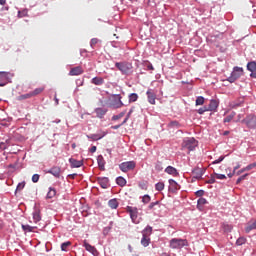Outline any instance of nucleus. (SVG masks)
<instances>
[{
	"mask_svg": "<svg viewBox=\"0 0 256 256\" xmlns=\"http://www.w3.org/2000/svg\"><path fill=\"white\" fill-rule=\"evenodd\" d=\"M115 67L121 71L122 75H131L133 73V64L129 62H116Z\"/></svg>",
	"mask_w": 256,
	"mask_h": 256,
	"instance_id": "nucleus-1",
	"label": "nucleus"
},
{
	"mask_svg": "<svg viewBox=\"0 0 256 256\" xmlns=\"http://www.w3.org/2000/svg\"><path fill=\"white\" fill-rule=\"evenodd\" d=\"M198 142L195 140V138H186L182 142V148L188 149L189 151H195V147H197Z\"/></svg>",
	"mask_w": 256,
	"mask_h": 256,
	"instance_id": "nucleus-2",
	"label": "nucleus"
},
{
	"mask_svg": "<svg viewBox=\"0 0 256 256\" xmlns=\"http://www.w3.org/2000/svg\"><path fill=\"white\" fill-rule=\"evenodd\" d=\"M170 247L171 249H183V247H187V240L173 238L170 240Z\"/></svg>",
	"mask_w": 256,
	"mask_h": 256,
	"instance_id": "nucleus-3",
	"label": "nucleus"
},
{
	"mask_svg": "<svg viewBox=\"0 0 256 256\" xmlns=\"http://www.w3.org/2000/svg\"><path fill=\"white\" fill-rule=\"evenodd\" d=\"M11 79H13V74L10 72H0V87H5L7 83H11Z\"/></svg>",
	"mask_w": 256,
	"mask_h": 256,
	"instance_id": "nucleus-4",
	"label": "nucleus"
},
{
	"mask_svg": "<svg viewBox=\"0 0 256 256\" xmlns=\"http://www.w3.org/2000/svg\"><path fill=\"white\" fill-rule=\"evenodd\" d=\"M243 75V68L241 67H234L233 72L231 73V76L228 78L229 83H235L239 77Z\"/></svg>",
	"mask_w": 256,
	"mask_h": 256,
	"instance_id": "nucleus-5",
	"label": "nucleus"
},
{
	"mask_svg": "<svg viewBox=\"0 0 256 256\" xmlns=\"http://www.w3.org/2000/svg\"><path fill=\"white\" fill-rule=\"evenodd\" d=\"M122 97L119 94H116L112 97V101L109 104V107H112V109H121L123 107V101H121Z\"/></svg>",
	"mask_w": 256,
	"mask_h": 256,
	"instance_id": "nucleus-6",
	"label": "nucleus"
},
{
	"mask_svg": "<svg viewBox=\"0 0 256 256\" xmlns=\"http://www.w3.org/2000/svg\"><path fill=\"white\" fill-rule=\"evenodd\" d=\"M135 167H136L135 161L122 162L119 165V169L122 170L123 173L133 171V169H135Z\"/></svg>",
	"mask_w": 256,
	"mask_h": 256,
	"instance_id": "nucleus-7",
	"label": "nucleus"
},
{
	"mask_svg": "<svg viewBox=\"0 0 256 256\" xmlns=\"http://www.w3.org/2000/svg\"><path fill=\"white\" fill-rule=\"evenodd\" d=\"M242 123H245V125L249 129H256V116L253 114H250L244 120H242Z\"/></svg>",
	"mask_w": 256,
	"mask_h": 256,
	"instance_id": "nucleus-8",
	"label": "nucleus"
},
{
	"mask_svg": "<svg viewBox=\"0 0 256 256\" xmlns=\"http://www.w3.org/2000/svg\"><path fill=\"white\" fill-rule=\"evenodd\" d=\"M126 211L130 214V217H131L133 223H139V221H137V215L139 213L137 208L131 207V206H127Z\"/></svg>",
	"mask_w": 256,
	"mask_h": 256,
	"instance_id": "nucleus-9",
	"label": "nucleus"
},
{
	"mask_svg": "<svg viewBox=\"0 0 256 256\" xmlns=\"http://www.w3.org/2000/svg\"><path fill=\"white\" fill-rule=\"evenodd\" d=\"M146 95H147L148 103H150V105H155V101L157 99V93H155V90L148 89L146 92Z\"/></svg>",
	"mask_w": 256,
	"mask_h": 256,
	"instance_id": "nucleus-10",
	"label": "nucleus"
},
{
	"mask_svg": "<svg viewBox=\"0 0 256 256\" xmlns=\"http://www.w3.org/2000/svg\"><path fill=\"white\" fill-rule=\"evenodd\" d=\"M46 173H49L50 175H53V177H56V179H59L61 177V167L53 166L46 171Z\"/></svg>",
	"mask_w": 256,
	"mask_h": 256,
	"instance_id": "nucleus-11",
	"label": "nucleus"
},
{
	"mask_svg": "<svg viewBox=\"0 0 256 256\" xmlns=\"http://www.w3.org/2000/svg\"><path fill=\"white\" fill-rule=\"evenodd\" d=\"M192 175L194 179H201L203 175H205V169L199 167L194 168L192 171Z\"/></svg>",
	"mask_w": 256,
	"mask_h": 256,
	"instance_id": "nucleus-12",
	"label": "nucleus"
},
{
	"mask_svg": "<svg viewBox=\"0 0 256 256\" xmlns=\"http://www.w3.org/2000/svg\"><path fill=\"white\" fill-rule=\"evenodd\" d=\"M105 135H107V132L100 131L97 134L87 135V138L91 139L92 141H99V139H103V137H105Z\"/></svg>",
	"mask_w": 256,
	"mask_h": 256,
	"instance_id": "nucleus-13",
	"label": "nucleus"
},
{
	"mask_svg": "<svg viewBox=\"0 0 256 256\" xmlns=\"http://www.w3.org/2000/svg\"><path fill=\"white\" fill-rule=\"evenodd\" d=\"M181 189V186L177 184V182L173 179L169 180V191L172 193H175L176 191H179Z\"/></svg>",
	"mask_w": 256,
	"mask_h": 256,
	"instance_id": "nucleus-14",
	"label": "nucleus"
},
{
	"mask_svg": "<svg viewBox=\"0 0 256 256\" xmlns=\"http://www.w3.org/2000/svg\"><path fill=\"white\" fill-rule=\"evenodd\" d=\"M83 247H85L86 251H88L89 253H92V255H97V248L89 244L87 240H84Z\"/></svg>",
	"mask_w": 256,
	"mask_h": 256,
	"instance_id": "nucleus-15",
	"label": "nucleus"
},
{
	"mask_svg": "<svg viewBox=\"0 0 256 256\" xmlns=\"http://www.w3.org/2000/svg\"><path fill=\"white\" fill-rule=\"evenodd\" d=\"M69 163H70L72 169L83 167V160H77L74 158H70Z\"/></svg>",
	"mask_w": 256,
	"mask_h": 256,
	"instance_id": "nucleus-16",
	"label": "nucleus"
},
{
	"mask_svg": "<svg viewBox=\"0 0 256 256\" xmlns=\"http://www.w3.org/2000/svg\"><path fill=\"white\" fill-rule=\"evenodd\" d=\"M97 182L102 187V189H107V187H109V178L107 177H99Z\"/></svg>",
	"mask_w": 256,
	"mask_h": 256,
	"instance_id": "nucleus-17",
	"label": "nucleus"
},
{
	"mask_svg": "<svg viewBox=\"0 0 256 256\" xmlns=\"http://www.w3.org/2000/svg\"><path fill=\"white\" fill-rule=\"evenodd\" d=\"M32 215L34 223H39V221H41V210L39 208H34Z\"/></svg>",
	"mask_w": 256,
	"mask_h": 256,
	"instance_id": "nucleus-18",
	"label": "nucleus"
},
{
	"mask_svg": "<svg viewBox=\"0 0 256 256\" xmlns=\"http://www.w3.org/2000/svg\"><path fill=\"white\" fill-rule=\"evenodd\" d=\"M69 75L77 76V75H83V68L81 66L74 67L70 70Z\"/></svg>",
	"mask_w": 256,
	"mask_h": 256,
	"instance_id": "nucleus-19",
	"label": "nucleus"
},
{
	"mask_svg": "<svg viewBox=\"0 0 256 256\" xmlns=\"http://www.w3.org/2000/svg\"><path fill=\"white\" fill-rule=\"evenodd\" d=\"M165 173H168V175H173V177H177V175H179V172H177V169L173 166H168L165 169Z\"/></svg>",
	"mask_w": 256,
	"mask_h": 256,
	"instance_id": "nucleus-20",
	"label": "nucleus"
},
{
	"mask_svg": "<svg viewBox=\"0 0 256 256\" xmlns=\"http://www.w3.org/2000/svg\"><path fill=\"white\" fill-rule=\"evenodd\" d=\"M95 113H96V116H97L99 119H103V117H105V114L107 113V109H104V108H96V109H95Z\"/></svg>",
	"mask_w": 256,
	"mask_h": 256,
	"instance_id": "nucleus-21",
	"label": "nucleus"
},
{
	"mask_svg": "<svg viewBox=\"0 0 256 256\" xmlns=\"http://www.w3.org/2000/svg\"><path fill=\"white\" fill-rule=\"evenodd\" d=\"M35 229H37V227L31 226L29 224H22V230L24 231V233H33Z\"/></svg>",
	"mask_w": 256,
	"mask_h": 256,
	"instance_id": "nucleus-22",
	"label": "nucleus"
},
{
	"mask_svg": "<svg viewBox=\"0 0 256 256\" xmlns=\"http://www.w3.org/2000/svg\"><path fill=\"white\" fill-rule=\"evenodd\" d=\"M219 107V102L217 100H211L208 106V111H216Z\"/></svg>",
	"mask_w": 256,
	"mask_h": 256,
	"instance_id": "nucleus-23",
	"label": "nucleus"
},
{
	"mask_svg": "<svg viewBox=\"0 0 256 256\" xmlns=\"http://www.w3.org/2000/svg\"><path fill=\"white\" fill-rule=\"evenodd\" d=\"M97 163L99 169H101V171H105V159H103L101 155L97 157Z\"/></svg>",
	"mask_w": 256,
	"mask_h": 256,
	"instance_id": "nucleus-24",
	"label": "nucleus"
},
{
	"mask_svg": "<svg viewBox=\"0 0 256 256\" xmlns=\"http://www.w3.org/2000/svg\"><path fill=\"white\" fill-rule=\"evenodd\" d=\"M150 243H151V239L149 238V236L142 235L141 245H143V247H149Z\"/></svg>",
	"mask_w": 256,
	"mask_h": 256,
	"instance_id": "nucleus-25",
	"label": "nucleus"
},
{
	"mask_svg": "<svg viewBox=\"0 0 256 256\" xmlns=\"http://www.w3.org/2000/svg\"><path fill=\"white\" fill-rule=\"evenodd\" d=\"M108 206L110 207V209H117V207H119V202L117 201V199H111L108 201Z\"/></svg>",
	"mask_w": 256,
	"mask_h": 256,
	"instance_id": "nucleus-26",
	"label": "nucleus"
},
{
	"mask_svg": "<svg viewBox=\"0 0 256 256\" xmlns=\"http://www.w3.org/2000/svg\"><path fill=\"white\" fill-rule=\"evenodd\" d=\"M10 145H11V140L7 139L5 142L0 143V150L5 151V149H9Z\"/></svg>",
	"mask_w": 256,
	"mask_h": 256,
	"instance_id": "nucleus-27",
	"label": "nucleus"
},
{
	"mask_svg": "<svg viewBox=\"0 0 256 256\" xmlns=\"http://www.w3.org/2000/svg\"><path fill=\"white\" fill-rule=\"evenodd\" d=\"M235 115H237L235 111L231 112L226 118H224L223 123H231V121L235 119Z\"/></svg>",
	"mask_w": 256,
	"mask_h": 256,
	"instance_id": "nucleus-28",
	"label": "nucleus"
},
{
	"mask_svg": "<svg viewBox=\"0 0 256 256\" xmlns=\"http://www.w3.org/2000/svg\"><path fill=\"white\" fill-rule=\"evenodd\" d=\"M91 83H93V85H103V83H105V80L101 77H94L91 80Z\"/></svg>",
	"mask_w": 256,
	"mask_h": 256,
	"instance_id": "nucleus-29",
	"label": "nucleus"
},
{
	"mask_svg": "<svg viewBox=\"0 0 256 256\" xmlns=\"http://www.w3.org/2000/svg\"><path fill=\"white\" fill-rule=\"evenodd\" d=\"M45 91V87H39L33 90L31 93L32 97H37V95H41L42 92Z\"/></svg>",
	"mask_w": 256,
	"mask_h": 256,
	"instance_id": "nucleus-30",
	"label": "nucleus"
},
{
	"mask_svg": "<svg viewBox=\"0 0 256 256\" xmlns=\"http://www.w3.org/2000/svg\"><path fill=\"white\" fill-rule=\"evenodd\" d=\"M116 183H117V185H119L120 187H125V185H127V180H125V178L119 176V177L116 179Z\"/></svg>",
	"mask_w": 256,
	"mask_h": 256,
	"instance_id": "nucleus-31",
	"label": "nucleus"
},
{
	"mask_svg": "<svg viewBox=\"0 0 256 256\" xmlns=\"http://www.w3.org/2000/svg\"><path fill=\"white\" fill-rule=\"evenodd\" d=\"M253 229H256V219L254 221H251L246 227V233L253 231Z\"/></svg>",
	"mask_w": 256,
	"mask_h": 256,
	"instance_id": "nucleus-32",
	"label": "nucleus"
},
{
	"mask_svg": "<svg viewBox=\"0 0 256 256\" xmlns=\"http://www.w3.org/2000/svg\"><path fill=\"white\" fill-rule=\"evenodd\" d=\"M57 195V190L55 188L50 187L49 192L47 193V198L48 199H53Z\"/></svg>",
	"mask_w": 256,
	"mask_h": 256,
	"instance_id": "nucleus-33",
	"label": "nucleus"
},
{
	"mask_svg": "<svg viewBox=\"0 0 256 256\" xmlns=\"http://www.w3.org/2000/svg\"><path fill=\"white\" fill-rule=\"evenodd\" d=\"M153 233V228L151 226H147L143 231L142 235L149 237Z\"/></svg>",
	"mask_w": 256,
	"mask_h": 256,
	"instance_id": "nucleus-34",
	"label": "nucleus"
},
{
	"mask_svg": "<svg viewBox=\"0 0 256 256\" xmlns=\"http://www.w3.org/2000/svg\"><path fill=\"white\" fill-rule=\"evenodd\" d=\"M71 241H67L61 244V251H69V247H71Z\"/></svg>",
	"mask_w": 256,
	"mask_h": 256,
	"instance_id": "nucleus-35",
	"label": "nucleus"
},
{
	"mask_svg": "<svg viewBox=\"0 0 256 256\" xmlns=\"http://www.w3.org/2000/svg\"><path fill=\"white\" fill-rule=\"evenodd\" d=\"M248 71H251V73H254L256 71V62H249L247 64Z\"/></svg>",
	"mask_w": 256,
	"mask_h": 256,
	"instance_id": "nucleus-36",
	"label": "nucleus"
},
{
	"mask_svg": "<svg viewBox=\"0 0 256 256\" xmlns=\"http://www.w3.org/2000/svg\"><path fill=\"white\" fill-rule=\"evenodd\" d=\"M139 99V95L137 93H132L129 95V103H135Z\"/></svg>",
	"mask_w": 256,
	"mask_h": 256,
	"instance_id": "nucleus-37",
	"label": "nucleus"
},
{
	"mask_svg": "<svg viewBox=\"0 0 256 256\" xmlns=\"http://www.w3.org/2000/svg\"><path fill=\"white\" fill-rule=\"evenodd\" d=\"M245 243H247V238H245V237H239L236 240V245H238V246L245 245Z\"/></svg>",
	"mask_w": 256,
	"mask_h": 256,
	"instance_id": "nucleus-38",
	"label": "nucleus"
},
{
	"mask_svg": "<svg viewBox=\"0 0 256 256\" xmlns=\"http://www.w3.org/2000/svg\"><path fill=\"white\" fill-rule=\"evenodd\" d=\"M31 97H33V96H32V94H31V92H29V93H27V94L20 95V96L18 97V101H23V100H25V99H31Z\"/></svg>",
	"mask_w": 256,
	"mask_h": 256,
	"instance_id": "nucleus-39",
	"label": "nucleus"
},
{
	"mask_svg": "<svg viewBox=\"0 0 256 256\" xmlns=\"http://www.w3.org/2000/svg\"><path fill=\"white\" fill-rule=\"evenodd\" d=\"M125 113H127L126 111L121 112L118 115H114L112 117V121H118V119H123V117H125Z\"/></svg>",
	"mask_w": 256,
	"mask_h": 256,
	"instance_id": "nucleus-40",
	"label": "nucleus"
},
{
	"mask_svg": "<svg viewBox=\"0 0 256 256\" xmlns=\"http://www.w3.org/2000/svg\"><path fill=\"white\" fill-rule=\"evenodd\" d=\"M155 189L156 191H163L165 189V183L163 182H158L156 185H155Z\"/></svg>",
	"mask_w": 256,
	"mask_h": 256,
	"instance_id": "nucleus-41",
	"label": "nucleus"
},
{
	"mask_svg": "<svg viewBox=\"0 0 256 256\" xmlns=\"http://www.w3.org/2000/svg\"><path fill=\"white\" fill-rule=\"evenodd\" d=\"M29 11L27 9H24L22 11H18V17L19 19H22V17H27Z\"/></svg>",
	"mask_w": 256,
	"mask_h": 256,
	"instance_id": "nucleus-42",
	"label": "nucleus"
},
{
	"mask_svg": "<svg viewBox=\"0 0 256 256\" xmlns=\"http://www.w3.org/2000/svg\"><path fill=\"white\" fill-rule=\"evenodd\" d=\"M151 202V196L150 195H144L142 197V203L147 204Z\"/></svg>",
	"mask_w": 256,
	"mask_h": 256,
	"instance_id": "nucleus-43",
	"label": "nucleus"
},
{
	"mask_svg": "<svg viewBox=\"0 0 256 256\" xmlns=\"http://www.w3.org/2000/svg\"><path fill=\"white\" fill-rule=\"evenodd\" d=\"M247 177H249V174H244V175L240 176L236 181V185H239V183H241V181H245V179H247Z\"/></svg>",
	"mask_w": 256,
	"mask_h": 256,
	"instance_id": "nucleus-44",
	"label": "nucleus"
},
{
	"mask_svg": "<svg viewBox=\"0 0 256 256\" xmlns=\"http://www.w3.org/2000/svg\"><path fill=\"white\" fill-rule=\"evenodd\" d=\"M97 43H99V39L92 38L90 41V47H92V49H95V45H97Z\"/></svg>",
	"mask_w": 256,
	"mask_h": 256,
	"instance_id": "nucleus-45",
	"label": "nucleus"
},
{
	"mask_svg": "<svg viewBox=\"0 0 256 256\" xmlns=\"http://www.w3.org/2000/svg\"><path fill=\"white\" fill-rule=\"evenodd\" d=\"M203 103H205V98H203V96L197 97L196 105H203Z\"/></svg>",
	"mask_w": 256,
	"mask_h": 256,
	"instance_id": "nucleus-46",
	"label": "nucleus"
},
{
	"mask_svg": "<svg viewBox=\"0 0 256 256\" xmlns=\"http://www.w3.org/2000/svg\"><path fill=\"white\" fill-rule=\"evenodd\" d=\"M23 189H25V181L20 182V183L17 185L16 191H23Z\"/></svg>",
	"mask_w": 256,
	"mask_h": 256,
	"instance_id": "nucleus-47",
	"label": "nucleus"
},
{
	"mask_svg": "<svg viewBox=\"0 0 256 256\" xmlns=\"http://www.w3.org/2000/svg\"><path fill=\"white\" fill-rule=\"evenodd\" d=\"M168 127H176V129H179V122L172 121L168 124Z\"/></svg>",
	"mask_w": 256,
	"mask_h": 256,
	"instance_id": "nucleus-48",
	"label": "nucleus"
},
{
	"mask_svg": "<svg viewBox=\"0 0 256 256\" xmlns=\"http://www.w3.org/2000/svg\"><path fill=\"white\" fill-rule=\"evenodd\" d=\"M209 111V108L207 106H204L198 110L199 115H203V113Z\"/></svg>",
	"mask_w": 256,
	"mask_h": 256,
	"instance_id": "nucleus-49",
	"label": "nucleus"
},
{
	"mask_svg": "<svg viewBox=\"0 0 256 256\" xmlns=\"http://www.w3.org/2000/svg\"><path fill=\"white\" fill-rule=\"evenodd\" d=\"M215 177V174H212L210 179L206 181V183H208L209 185H213V183H215Z\"/></svg>",
	"mask_w": 256,
	"mask_h": 256,
	"instance_id": "nucleus-50",
	"label": "nucleus"
},
{
	"mask_svg": "<svg viewBox=\"0 0 256 256\" xmlns=\"http://www.w3.org/2000/svg\"><path fill=\"white\" fill-rule=\"evenodd\" d=\"M225 159V156H220L217 160H214L212 162V165H217L218 163H221Z\"/></svg>",
	"mask_w": 256,
	"mask_h": 256,
	"instance_id": "nucleus-51",
	"label": "nucleus"
},
{
	"mask_svg": "<svg viewBox=\"0 0 256 256\" xmlns=\"http://www.w3.org/2000/svg\"><path fill=\"white\" fill-rule=\"evenodd\" d=\"M206 203H207V199H205V198L198 199V207H199V205H206Z\"/></svg>",
	"mask_w": 256,
	"mask_h": 256,
	"instance_id": "nucleus-52",
	"label": "nucleus"
},
{
	"mask_svg": "<svg viewBox=\"0 0 256 256\" xmlns=\"http://www.w3.org/2000/svg\"><path fill=\"white\" fill-rule=\"evenodd\" d=\"M39 174H34L33 176H32V182L33 183H39Z\"/></svg>",
	"mask_w": 256,
	"mask_h": 256,
	"instance_id": "nucleus-53",
	"label": "nucleus"
},
{
	"mask_svg": "<svg viewBox=\"0 0 256 256\" xmlns=\"http://www.w3.org/2000/svg\"><path fill=\"white\" fill-rule=\"evenodd\" d=\"M214 175L216 176V179H227V176H225V174H217V173H214Z\"/></svg>",
	"mask_w": 256,
	"mask_h": 256,
	"instance_id": "nucleus-54",
	"label": "nucleus"
},
{
	"mask_svg": "<svg viewBox=\"0 0 256 256\" xmlns=\"http://www.w3.org/2000/svg\"><path fill=\"white\" fill-rule=\"evenodd\" d=\"M156 205H159V201L152 202L149 204L148 209H155Z\"/></svg>",
	"mask_w": 256,
	"mask_h": 256,
	"instance_id": "nucleus-55",
	"label": "nucleus"
},
{
	"mask_svg": "<svg viewBox=\"0 0 256 256\" xmlns=\"http://www.w3.org/2000/svg\"><path fill=\"white\" fill-rule=\"evenodd\" d=\"M254 167H256V163L249 164L248 166L245 167L244 170L251 171V169H253Z\"/></svg>",
	"mask_w": 256,
	"mask_h": 256,
	"instance_id": "nucleus-56",
	"label": "nucleus"
},
{
	"mask_svg": "<svg viewBox=\"0 0 256 256\" xmlns=\"http://www.w3.org/2000/svg\"><path fill=\"white\" fill-rule=\"evenodd\" d=\"M204 195H205V191L203 190L196 191V197H203Z\"/></svg>",
	"mask_w": 256,
	"mask_h": 256,
	"instance_id": "nucleus-57",
	"label": "nucleus"
},
{
	"mask_svg": "<svg viewBox=\"0 0 256 256\" xmlns=\"http://www.w3.org/2000/svg\"><path fill=\"white\" fill-rule=\"evenodd\" d=\"M245 171H248V170H245V168H242L241 170L236 172V175H241L242 173H245Z\"/></svg>",
	"mask_w": 256,
	"mask_h": 256,
	"instance_id": "nucleus-58",
	"label": "nucleus"
},
{
	"mask_svg": "<svg viewBox=\"0 0 256 256\" xmlns=\"http://www.w3.org/2000/svg\"><path fill=\"white\" fill-rule=\"evenodd\" d=\"M237 120L235 121V123H239V121H241L242 119H243V115L242 114H239L238 116H237Z\"/></svg>",
	"mask_w": 256,
	"mask_h": 256,
	"instance_id": "nucleus-59",
	"label": "nucleus"
},
{
	"mask_svg": "<svg viewBox=\"0 0 256 256\" xmlns=\"http://www.w3.org/2000/svg\"><path fill=\"white\" fill-rule=\"evenodd\" d=\"M95 151H97V146H92L90 148V153H95Z\"/></svg>",
	"mask_w": 256,
	"mask_h": 256,
	"instance_id": "nucleus-60",
	"label": "nucleus"
},
{
	"mask_svg": "<svg viewBox=\"0 0 256 256\" xmlns=\"http://www.w3.org/2000/svg\"><path fill=\"white\" fill-rule=\"evenodd\" d=\"M147 68L149 71H153L155 68H153V64H148Z\"/></svg>",
	"mask_w": 256,
	"mask_h": 256,
	"instance_id": "nucleus-61",
	"label": "nucleus"
},
{
	"mask_svg": "<svg viewBox=\"0 0 256 256\" xmlns=\"http://www.w3.org/2000/svg\"><path fill=\"white\" fill-rule=\"evenodd\" d=\"M122 125H123V124H119V125L112 126V129L117 130V129H119Z\"/></svg>",
	"mask_w": 256,
	"mask_h": 256,
	"instance_id": "nucleus-62",
	"label": "nucleus"
},
{
	"mask_svg": "<svg viewBox=\"0 0 256 256\" xmlns=\"http://www.w3.org/2000/svg\"><path fill=\"white\" fill-rule=\"evenodd\" d=\"M131 113H133V109H130V111H129L128 114L126 115L127 119H129V117H131Z\"/></svg>",
	"mask_w": 256,
	"mask_h": 256,
	"instance_id": "nucleus-63",
	"label": "nucleus"
},
{
	"mask_svg": "<svg viewBox=\"0 0 256 256\" xmlns=\"http://www.w3.org/2000/svg\"><path fill=\"white\" fill-rule=\"evenodd\" d=\"M250 77H253V79H256V72H252V73L250 74Z\"/></svg>",
	"mask_w": 256,
	"mask_h": 256,
	"instance_id": "nucleus-64",
	"label": "nucleus"
}]
</instances>
